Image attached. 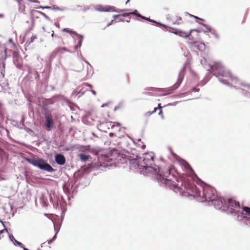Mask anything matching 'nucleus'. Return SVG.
<instances>
[{
    "label": "nucleus",
    "instance_id": "1",
    "mask_svg": "<svg viewBox=\"0 0 250 250\" xmlns=\"http://www.w3.org/2000/svg\"><path fill=\"white\" fill-rule=\"evenodd\" d=\"M168 149L174 158L178 161L179 164L186 170V176L180 175L173 166L162 169L160 166L154 164V154L153 152L146 153L137 161L135 160L140 172L144 175L149 174L153 175L160 185L168 186L179 191L187 192L189 196L196 198L200 202H211L215 208L222 211H228L231 207L239 208L238 203L231 198L226 199L218 197L216 191L213 188L207 186L197 187L194 182L198 183L202 182L189 164L181 159L172 151L171 147Z\"/></svg>",
    "mask_w": 250,
    "mask_h": 250
},
{
    "label": "nucleus",
    "instance_id": "2",
    "mask_svg": "<svg viewBox=\"0 0 250 250\" xmlns=\"http://www.w3.org/2000/svg\"><path fill=\"white\" fill-rule=\"evenodd\" d=\"M208 71L218 78V81L224 84L233 86L238 92L246 97H250V84L232 77L229 71L220 62H214L209 65Z\"/></svg>",
    "mask_w": 250,
    "mask_h": 250
},
{
    "label": "nucleus",
    "instance_id": "3",
    "mask_svg": "<svg viewBox=\"0 0 250 250\" xmlns=\"http://www.w3.org/2000/svg\"><path fill=\"white\" fill-rule=\"evenodd\" d=\"M186 70V64L183 66V67L180 70L179 74L178 77L176 82L171 86L166 88H155L153 87H147L146 89V90L149 91H164L165 92V93H164L162 95V96H166L168 94H171L173 93L176 89H177L180 84H181L183 78L185 75V72Z\"/></svg>",
    "mask_w": 250,
    "mask_h": 250
},
{
    "label": "nucleus",
    "instance_id": "4",
    "mask_svg": "<svg viewBox=\"0 0 250 250\" xmlns=\"http://www.w3.org/2000/svg\"><path fill=\"white\" fill-rule=\"evenodd\" d=\"M25 160L29 164L32 165L42 170L49 172H54L56 170V169L53 168L52 166L43 159L38 158L36 159L26 158Z\"/></svg>",
    "mask_w": 250,
    "mask_h": 250
},
{
    "label": "nucleus",
    "instance_id": "5",
    "mask_svg": "<svg viewBox=\"0 0 250 250\" xmlns=\"http://www.w3.org/2000/svg\"><path fill=\"white\" fill-rule=\"evenodd\" d=\"M236 203H238L239 208L231 207V209H230L229 213L233 215L235 217V219L239 222L242 221L243 219H246L248 221H250V217H247L245 215L244 212L240 211L239 209H240L241 207L239 202H236Z\"/></svg>",
    "mask_w": 250,
    "mask_h": 250
},
{
    "label": "nucleus",
    "instance_id": "6",
    "mask_svg": "<svg viewBox=\"0 0 250 250\" xmlns=\"http://www.w3.org/2000/svg\"><path fill=\"white\" fill-rule=\"evenodd\" d=\"M95 10L99 12H116L117 13L129 11L128 9H120L113 6L106 5L104 6L101 4L97 5L95 7Z\"/></svg>",
    "mask_w": 250,
    "mask_h": 250
},
{
    "label": "nucleus",
    "instance_id": "7",
    "mask_svg": "<svg viewBox=\"0 0 250 250\" xmlns=\"http://www.w3.org/2000/svg\"><path fill=\"white\" fill-rule=\"evenodd\" d=\"M45 126L47 131H50L54 127V122L52 119L51 113L49 111H46L44 114Z\"/></svg>",
    "mask_w": 250,
    "mask_h": 250
},
{
    "label": "nucleus",
    "instance_id": "8",
    "mask_svg": "<svg viewBox=\"0 0 250 250\" xmlns=\"http://www.w3.org/2000/svg\"><path fill=\"white\" fill-rule=\"evenodd\" d=\"M55 161L59 165H63L66 161L64 156L61 153H57L55 155Z\"/></svg>",
    "mask_w": 250,
    "mask_h": 250
},
{
    "label": "nucleus",
    "instance_id": "9",
    "mask_svg": "<svg viewBox=\"0 0 250 250\" xmlns=\"http://www.w3.org/2000/svg\"><path fill=\"white\" fill-rule=\"evenodd\" d=\"M141 19L146 20V21H149L150 22L155 23L156 26L161 28H167L168 27L166 25L163 24L160 22H158L154 20L150 19L149 18L146 17L144 16H142Z\"/></svg>",
    "mask_w": 250,
    "mask_h": 250
},
{
    "label": "nucleus",
    "instance_id": "10",
    "mask_svg": "<svg viewBox=\"0 0 250 250\" xmlns=\"http://www.w3.org/2000/svg\"><path fill=\"white\" fill-rule=\"evenodd\" d=\"M102 166V164L99 162H92L87 164L86 167V170H89L91 169L95 170Z\"/></svg>",
    "mask_w": 250,
    "mask_h": 250
},
{
    "label": "nucleus",
    "instance_id": "11",
    "mask_svg": "<svg viewBox=\"0 0 250 250\" xmlns=\"http://www.w3.org/2000/svg\"><path fill=\"white\" fill-rule=\"evenodd\" d=\"M20 60V58L19 55L16 52H14L13 53V62L16 67L19 68L21 67V63L19 62Z\"/></svg>",
    "mask_w": 250,
    "mask_h": 250
},
{
    "label": "nucleus",
    "instance_id": "12",
    "mask_svg": "<svg viewBox=\"0 0 250 250\" xmlns=\"http://www.w3.org/2000/svg\"><path fill=\"white\" fill-rule=\"evenodd\" d=\"M9 238L10 241L13 242V244L15 246H18L20 247H23V244L15 239V238H14V236L12 234L9 235Z\"/></svg>",
    "mask_w": 250,
    "mask_h": 250
},
{
    "label": "nucleus",
    "instance_id": "13",
    "mask_svg": "<svg viewBox=\"0 0 250 250\" xmlns=\"http://www.w3.org/2000/svg\"><path fill=\"white\" fill-rule=\"evenodd\" d=\"M192 31V30H191L189 32V33H187V32L181 31L178 29H175V32H173V33L175 34H178L181 37H188L190 35L191 32Z\"/></svg>",
    "mask_w": 250,
    "mask_h": 250
},
{
    "label": "nucleus",
    "instance_id": "14",
    "mask_svg": "<svg viewBox=\"0 0 250 250\" xmlns=\"http://www.w3.org/2000/svg\"><path fill=\"white\" fill-rule=\"evenodd\" d=\"M76 36L78 38V42L77 44L74 46V48L75 50H77V49H78V48L81 47V46H82V44L83 38V36H82L80 34H78V35H77Z\"/></svg>",
    "mask_w": 250,
    "mask_h": 250
},
{
    "label": "nucleus",
    "instance_id": "15",
    "mask_svg": "<svg viewBox=\"0 0 250 250\" xmlns=\"http://www.w3.org/2000/svg\"><path fill=\"white\" fill-rule=\"evenodd\" d=\"M66 51L69 52H71L68 50L66 49V48L64 47H57L53 51V54H55V55H56L58 53H63V51Z\"/></svg>",
    "mask_w": 250,
    "mask_h": 250
},
{
    "label": "nucleus",
    "instance_id": "16",
    "mask_svg": "<svg viewBox=\"0 0 250 250\" xmlns=\"http://www.w3.org/2000/svg\"><path fill=\"white\" fill-rule=\"evenodd\" d=\"M201 25H202L204 28H202L201 29V30L205 34H207V33H209L210 32V30H211L212 29V27L208 25V24H204V23H201Z\"/></svg>",
    "mask_w": 250,
    "mask_h": 250
},
{
    "label": "nucleus",
    "instance_id": "17",
    "mask_svg": "<svg viewBox=\"0 0 250 250\" xmlns=\"http://www.w3.org/2000/svg\"><path fill=\"white\" fill-rule=\"evenodd\" d=\"M79 155L80 160L83 162H86L90 158V155L84 153H80Z\"/></svg>",
    "mask_w": 250,
    "mask_h": 250
},
{
    "label": "nucleus",
    "instance_id": "18",
    "mask_svg": "<svg viewBox=\"0 0 250 250\" xmlns=\"http://www.w3.org/2000/svg\"><path fill=\"white\" fill-rule=\"evenodd\" d=\"M242 209L243 210V212H245L244 213L245 215H248L250 216V208L247 206H243L242 208Z\"/></svg>",
    "mask_w": 250,
    "mask_h": 250
},
{
    "label": "nucleus",
    "instance_id": "19",
    "mask_svg": "<svg viewBox=\"0 0 250 250\" xmlns=\"http://www.w3.org/2000/svg\"><path fill=\"white\" fill-rule=\"evenodd\" d=\"M209 31H210L209 33H210L214 37V38L216 39H217V40L219 39L220 37L218 35L216 30L215 29L212 28V29L211 30H210Z\"/></svg>",
    "mask_w": 250,
    "mask_h": 250
},
{
    "label": "nucleus",
    "instance_id": "20",
    "mask_svg": "<svg viewBox=\"0 0 250 250\" xmlns=\"http://www.w3.org/2000/svg\"><path fill=\"white\" fill-rule=\"evenodd\" d=\"M62 31L67 32L72 34H73L74 35H78V33H77L76 31H73L69 28H65L62 29Z\"/></svg>",
    "mask_w": 250,
    "mask_h": 250
},
{
    "label": "nucleus",
    "instance_id": "21",
    "mask_svg": "<svg viewBox=\"0 0 250 250\" xmlns=\"http://www.w3.org/2000/svg\"><path fill=\"white\" fill-rule=\"evenodd\" d=\"M53 10H59V11H63L67 10V8L66 7H63L62 8H61L56 5H53Z\"/></svg>",
    "mask_w": 250,
    "mask_h": 250
},
{
    "label": "nucleus",
    "instance_id": "22",
    "mask_svg": "<svg viewBox=\"0 0 250 250\" xmlns=\"http://www.w3.org/2000/svg\"><path fill=\"white\" fill-rule=\"evenodd\" d=\"M130 15L136 16L137 17L141 18L143 15H141L137 10H134L133 12H130Z\"/></svg>",
    "mask_w": 250,
    "mask_h": 250
},
{
    "label": "nucleus",
    "instance_id": "23",
    "mask_svg": "<svg viewBox=\"0 0 250 250\" xmlns=\"http://www.w3.org/2000/svg\"><path fill=\"white\" fill-rule=\"evenodd\" d=\"M36 39H37L36 36H35V35L32 36L30 39H29L27 41L25 44H30L31 43L33 42Z\"/></svg>",
    "mask_w": 250,
    "mask_h": 250
},
{
    "label": "nucleus",
    "instance_id": "24",
    "mask_svg": "<svg viewBox=\"0 0 250 250\" xmlns=\"http://www.w3.org/2000/svg\"><path fill=\"white\" fill-rule=\"evenodd\" d=\"M24 121H25V117L24 115H22L21 117V119L19 123V125L21 126H22V128L24 126Z\"/></svg>",
    "mask_w": 250,
    "mask_h": 250
},
{
    "label": "nucleus",
    "instance_id": "25",
    "mask_svg": "<svg viewBox=\"0 0 250 250\" xmlns=\"http://www.w3.org/2000/svg\"><path fill=\"white\" fill-rule=\"evenodd\" d=\"M37 9H53V6H39L38 7H36Z\"/></svg>",
    "mask_w": 250,
    "mask_h": 250
},
{
    "label": "nucleus",
    "instance_id": "26",
    "mask_svg": "<svg viewBox=\"0 0 250 250\" xmlns=\"http://www.w3.org/2000/svg\"><path fill=\"white\" fill-rule=\"evenodd\" d=\"M66 103L68 105L70 108H72V106L76 105V104L75 103L71 102L69 100H67Z\"/></svg>",
    "mask_w": 250,
    "mask_h": 250
},
{
    "label": "nucleus",
    "instance_id": "27",
    "mask_svg": "<svg viewBox=\"0 0 250 250\" xmlns=\"http://www.w3.org/2000/svg\"><path fill=\"white\" fill-rule=\"evenodd\" d=\"M84 62L87 64H88L89 66H90V69H89L88 68L87 69V74H88L90 72H91V71L93 72V70L92 69V66H91V65L89 63V62H87V61L86 60H84Z\"/></svg>",
    "mask_w": 250,
    "mask_h": 250
},
{
    "label": "nucleus",
    "instance_id": "28",
    "mask_svg": "<svg viewBox=\"0 0 250 250\" xmlns=\"http://www.w3.org/2000/svg\"><path fill=\"white\" fill-rule=\"evenodd\" d=\"M39 13L41 15L43 16L47 20H48V21H50V18L47 15H46L45 13H44L43 12L39 11Z\"/></svg>",
    "mask_w": 250,
    "mask_h": 250
},
{
    "label": "nucleus",
    "instance_id": "29",
    "mask_svg": "<svg viewBox=\"0 0 250 250\" xmlns=\"http://www.w3.org/2000/svg\"><path fill=\"white\" fill-rule=\"evenodd\" d=\"M12 122L15 124L14 125L15 126H16L17 127L19 128H22V126H21L20 125H19V124L18 121L13 120H12Z\"/></svg>",
    "mask_w": 250,
    "mask_h": 250
},
{
    "label": "nucleus",
    "instance_id": "30",
    "mask_svg": "<svg viewBox=\"0 0 250 250\" xmlns=\"http://www.w3.org/2000/svg\"><path fill=\"white\" fill-rule=\"evenodd\" d=\"M2 69L1 70V75L2 77H4V73H5V63H2Z\"/></svg>",
    "mask_w": 250,
    "mask_h": 250
},
{
    "label": "nucleus",
    "instance_id": "31",
    "mask_svg": "<svg viewBox=\"0 0 250 250\" xmlns=\"http://www.w3.org/2000/svg\"><path fill=\"white\" fill-rule=\"evenodd\" d=\"M182 21V18H181V17H177V21H176L173 22V24H180V22H179V21Z\"/></svg>",
    "mask_w": 250,
    "mask_h": 250
},
{
    "label": "nucleus",
    "instance_id": "32",
    "mask_svg": "<svg viewBox=\"0 0 250 250\" xmlns=\"http://www.w3.org/2000/svg\"><path fill=\"white\" fill-rule=\"evenodd\" d=\"M187 14H188L189 15L190 17H193L194 19H198V20H201V21H204V20L203 19H201L200 18H199L197 16H194V15H191L190 14H188V13H187Z\"/></svg>",
    "mask_w": 250,
    "mask_h": 250
},
{
    "label": "nucleus",
    "instance_id": "33",
    "mask_svg": "<svg viewBox=\"0 0 250 250\" xmlns=\"http://www.w3.org/2000/svg\"><path fill=\"white\" fill-rule=\"evenodd\" d=\"M81 93V91L74 90L73 91L72 95L74 96H76L78 94Z\"/></svg>",
    "mask_w": 250,
    "mask_h": 250
},
{
    "label": "nucleus",
    "instance_id": "34",
    "mask_svg": "<svg viewBox=\"0 0 250 250\" xmlns=\"http://www.w3.org/2000/svg\"><path fill=\"white\" fill-rule=\"evenodd\" d=\"M60 226L59 227V228H58V229L57 230V232H55V235H54V236L52 237V239L54 241L56 240V238H57V233H58V232L60 230Z\"/></svg>",
    "mask_w": 250,
    "mask_h": 250
},
{
    "label": "nucleus",
    "instance_id": "35",
    "mask_svg": "<svg viewBox=\"0 0 250 250\" xmlns=\"http://www.w3.org/2000/svg\"><path fill=\"white\" fill-rule=\"evenodd\" d=\"M158 114L159 115L161 116V118L162 119H164V116L163 115V112H162V107H159V112Z\"/></svg>",
    "mask_w": 250,
    "mask_h": 250
},
{
    "label": "nucleus",
    "instance_id": "36",
    "mask_svg": "<svg viewBox=\"0 0 250 250\" xmlns=\"http://www.w3.org/2000/svg\"><path fill=\"white\" fill-rule=\"evenodd\" d=\"M114 22H116V21L114 20H112L110 22H109L107 24L106 27H108L110 25H111L112 23H113Z\"/></svg>",
    "mask_w": 250,
    "mask_h": 250
},
{
    "label": "nucleus",
    "instance_id": "37",
    "mask_svg": "<svg viewBox=\"0 0 250 250\" xmlns=\"http://www.w3.org/2000/svg\"><path fill=\"white\" fill-rule=\"evenodd\" d=\"M129 15H130V13H125L121 15V16H122L123 17H127Z\"/></svg>",
    "mask_w": 250,
    "mask_h": 250
},
{
    "label": "nucleus",
    "instance_id": "38",
    "mask_svg": "<svg viewBox=\"0 0 250 250\" xmlns=\"http://www.w3.org/2000/svg\"><path fill=\"white\" fill-rule=\"evenodd\" d=\"M120 16H121V15H115L113 16V18H114L113 20H114L115 21V20L118 19V18Z\"/></svg>",
    "mask_w": 250,
    "mask_h": 250
},
{
    "label": "nucleus",
    "instance_id": "39",
    "mask_svg": "<svg viewBox=\"0 0 250 250\" xmlns=\"http://www.w3.org/2000/svg\"><path fill=\"white\" fill-rule=\"evenodd\" d=\"M124 19L123 18H118V19L117 21H116V22H119V21H124Z\"/></svg>",
    "mask_w": 250,
    "mask_h": 250
},
{
    "label": "nucleus",
    "instance_id": "40",
    "mask_svg": "<svg viewBox=\"0 0 250 250\" xmlns=\"http://www.w3.org/2000/svg\"><path fill=\"white\" fill-rule=\"evenodd\" d=\"M90 8L89 6H87V7H84L83 9V12H85L87 10H89Z\"/></svg>",
    "mask_w": 250,
    "mask_h": 250
},
{
    "label": "nucleus",
    "instance_id": "41",
    "mask_svg": "<svg viewBox=\"0 0 250 250\" xmlns=\"http://www.w3.org/2000/svg\"><path fill=\"white\" fill-rule=\"evenodd\" d=\"M199 88H197L196 87H193L192 88V91L194 92H198L199 91Z\"/></svg>",
    "mask_w": 250,
    "mask_h": 250
},
{
    "label": "nucleus",
    "instance_id": "42",
    "mask_svg": "<svg viewBox=\"0 0 250 250\" xmlns=\"http://www.w3.org/2000/svg\"><path fill=\"white\" fill-rule=\"evenodd\" d=\"M84 84L85 85L87 86H88L90 88H92V85L91 84H90V83H84Z\"/></svg>",
    "mask_w": 250,
    "mask_h": 250
},
{
    "label": "nucleus",
    "instance_id": "43",
    "mask_svg": "<svg viewBox=\"0 0 250 250\" xmlns=\"http://www.w3.org/2000/svg\"><path fill=\"white\" fill-rule=\"evenodd\" d=\"M152 114H153V113H152V111H151V112L148 111V112H147L145 114V115H146V116H150Z\"/></svg>",
    "mask_w": 250,
    "mask_h": 250
},
{
    "label": "nucleus",
    "instance_id": "44",
    "mask_svg": "<svg viewBox=\"0 0 250 250\" xmlns=\"http://www.w3.org/2000/svg\"><path fill=\"white\" fill-rule=\"evenodd\" d=\"M28 1L34 2V3H39V1L38 0H28Z\"/></svg>",
    "mask_w": 250,
    "mask_h": 250
},
{
    "label": "nucleus",
    "instance_id": "45",
    "mask_svg": "<svg viewBox=\"0 0 250 250\" xmlns=\"http://www.w3.org/2000/svg\"><path fill=\"white\" fill-rule=\"evenodd\" d=\"M206 61V59H203V60H201L200 62H201V63L202 64V65H204V62H205Z\"/></svg>",
    "mask_w": 250,
    "mask_h": 250
},
{
    "label": "nucleus",
    "instance_id": "46",
    "mask_svg": "<svg viewBox=\"0 0 250 250\" xmlns=\"http://www.w3.org/2000/svg\"><path fill=\"white\" fill-rule=\"evenodd\" d=\"M54 241L51 239H49L48 240H47V243L48 244H50L51 243H52Z\"/></svg>",
    "mask_w": 250,
    "mask_h": 250
},
{
    "label": "nucleus",
    "instance_id": "47",
    "mask_svg": "<svg viewBox=\"0 0 250 250\" xmlns=\"http://www.w3.org/2000/svg\"><path fill=\"white\" fill-rule=\"evenodd\" d=\"M62 188H63V189L64 191H68V189H65V184H64L63 185Z\"/></svg>",
    "mask_w": 250,
    "mask_h": 250
},
{
    "label": "nucleus",
    "instance_id": "48",
    "mask_svg": "<svg viewBox=\"0 0 250 250\" xmlns=\"http://www.w3.org/2000/svg\"><path fill=\"white\" fill-rule=\"evenodd\" d=\"M16 0L18 2L19 5L21 4V2H22L21 0Z\"/></svg>",
    "mask_w": 250,
    "mask_h": 250
},
{
    "label": "nucleus",
    "instance_id": "49",
    "mask_svg": "<svg viewBox=\"0 0 250 250\" xmlns=\"http://www.w3.org/2000/svg\"><path fill=\"white\" fill-rule=\"evenodd\" d=\"M91 92H92V93L93 95H96V92L95 90H91Z\"/></svg>",
    "mask_w": 250,
    "mask_h": 250
},
{
    "label": "nucleus",
    "instance_id": "50",
    "mask_svg": "<svg viewBox=\"0 0 250 250\" xmlns=\"http://www.w3.org/2000/svg\"><path fill=\"white\" fill-rule=\"evenodd\" d=\"M21 248L23 249V250H29L27 248H25L23 244V247H21Z\"/></svg>",
    "mask_w": 250,
    "mask_h": 250
},
{
    "label": "nucleus",
    "instance_id": "51",
    "mask_svg": "<svg viewBox=\"0 0 250 250\" xmlns=\"http://www.w3.org/2000/svg\"><path fill=\"white\" fill-rule=\"evenodd\" d=\"M157 110V107H155L154 110L152 111L153 113H155Z\"/></svg>",
    "mask_w": 250,
    "mask_h": 250
},
{
    "label": "nucleus",
    "instance_id": "52",
    "mask_svg": "<svg viewBox=\"0 0 250 250\" xmlns=\"http://www.w3.org/2000/svg\"><path fill=\"white\" fill-rule=\"evenodd\" d=\"M54 24H55V25L56 27H57L58 28H60V25H59V24L57 23L56 22H55Z\"/></svg>",
    "mask_w": 250,
    "mask_h": 250
},
{
    "label": "nucleus",
    "instance_id": "53",
    "mask_svg": "<svg viewBox=\"0 0 250 250\" xmlns=\"http://www.w3.org/2000/svg\"><path fill=\"white\" fill-rule=\"evenodd\" d=\"M107 105V104L105 103V104H103L101 106V107H105V106H106Z\"/></svg>",
    "mask_w": 250,
    "mask_h": 250
},
{
    "label": "nucleus",
    "instance_id": "54",
    "mask_svg": "<svg viewBox=\"0 0 250 250\" xmlns=\"http://www.w3.org/2000/svg\"><path fill=\"white\" fill-rule=\"evenodd\" d=\"M50 201L51 202L53 203V199L51 196H50Z\"/></svg>",
    "mask_w": 250,
    "mask_h": 250
},
{
    "label": "nucleus",
    "instance_id": "55",
    "mask_svg": "<svg viewBox=\"0 0 250 250\" xmlns=\"http://www.w3.org/2000/svg\"><path fill=\"white\" fill-rule=\"evenodd\" d=\"M4 17V15L3 14H0V18H3Z\"/></svg>",
    "mask_w": 250,
    "mask_h": 250
},
{
    "label": "nucleus",
    "instance_id": "56",
    "mask_svg": "<svg viewBox=\"0 0 250 250\" xmlns=\"http://www.w3.org/2000/svg\"><path fill=\"white\" fill-rule=\"evenodd\" d=\"M55 36L54 31H52V33L51 34V37H54Z\"/></svg>",
    "mask_w": 250,
    "mask_h": 250
},
{
    "label": "nucleus",
    "instance_id": "57",
    "mask_svg": "<svg viewBox=\"0 0 250 250\" xmlns=\"http://www.w3.org/2000/svg\"><path fill=\"white\" fill-rule=\"evenodd\" d=\"M54 229H55V231L56 232H57V230L58 229H57V228H56V227L55 226V225H54Z\"/></svg>",
    "mask_w": 250,
    "mask_h": 250
},
{
    "label": "nucleus",
    "instance_id": "58",
    "mask_svg": "<svg viewBox=\"0 0 250 250\" xmlns=\"http://www.w3.org/2000/svg\"><path fill=\"white\" fill-rule=\"evenodd\" d=\"M0 222H1V224H2V225L3 226V227H5L3 222H2L0 219Z\"/></svg>",
    "mask_w": 250,
    "mask_h": 250
},
{
    "label": "nucleus",
    "instance_id": "59",
    "mask_svg": "<svg viewBox=\"0 0 250 250\" xmlns=\"http://www.w3.org/2000/svg\"><path fill=\"white\" fill-rule=\"evenodd\" d=\"M158 108H159V107H162L161 106V104H159L158 105Z\"/></svg>",
    "mask_w": 250,
    "mask_h": 250
},
{
    "label": "nucleus",
    "instance_id": "60",
    "mask_svg": "<svg viewBox=\"0 0 250 250\" xmlns=\"http://www.w3.org/2000/svg\"><path fill=\"white\" fill-rule=\"evenodd\" d=\"M116 124H117V126H120V124L119 123H116Z\"/></svg>",
    "mask_w": 250,
    "mask_h": 250
},
{
    "label": "nucleus",
    "instance_id": "61",
    "mask_svg": "<svg viewBox=\"0 0 250 250\" xmlns=\"http://www.w3.org/2000/svg\"><path fill=\"white\" fill-rule=\"evenodd\" d=\"M117 108H118V107L115 106V108H114V110L115 111L117 109Z\"/></svg>",
    "mask_w": 250,
    "mask_h": 250
},
{
    "label": "nucleus",
    "instance_id": "62",
    "mask_svg": "<svg viewBox=\"0 0 250 250\" xmlns=\"http://www.w3.org/2000/svg\"><path fill=\"white\" fill-rule=\"evenodd\" d=\"M113 133H110L109 134V135H110V136H112L113 135Z\"/></svg>",
    "mask_w": 250,
    "mask_h": 250
},
{
    "label": "nucleus",
    "instance_id": "63",
    "mask_svg": "<svg viewBox=\"0 0 250 250\" xmlns=\"http://www.w3.org/2000/svg\"><path fill=\"white\" fill-rule=\"evenodd\" d=\"M76 7H82V6L81 5H76Z\"/></svg>",
    "mask_w": 250,
    "mask_h": 250
},
{
    "label": "nucleus",
    "instance_id": "64",
    "mask_svg": "<svg viewBox=\"0 0 250 250\" xmlns=\"http://www.w3.org/2000/svg\"><path fill=\"white\" fill-rule=\"evenodd\" d=\"M82 60L84 61V60H85L83 57H82Z\"/></svg>",
    "mask_w": 250,
    "mask_h": 250
}]
</instances>
